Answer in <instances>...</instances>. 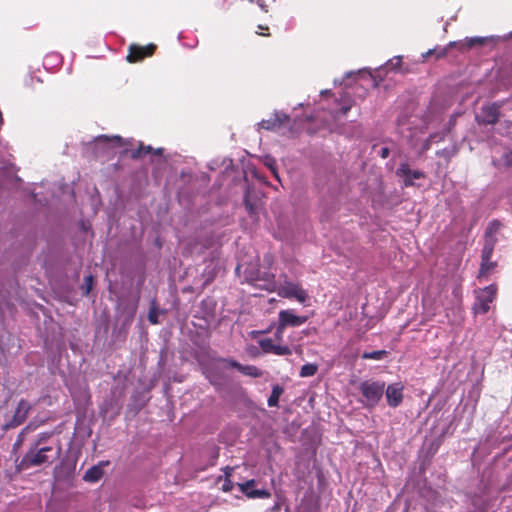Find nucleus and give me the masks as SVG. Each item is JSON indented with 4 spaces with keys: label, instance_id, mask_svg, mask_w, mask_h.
Listing matches in <instances>:
<instances>
[{
    "label": "nucleus",
    "instance_id": "a211bd4d",
    "mask_svg": "<svg viewBox=\"0 0 512 512\" xmlns=\"http://www.w3.org/2000/svg\"><path fill=\"white\" fill-rule=\"evenodd\" d=\"M105 464H108V462H101L98 465L90 467L83 476L84 481L91 483L98 482L104 475L102 466Z\"/></svg>",
    "mask_w": 512,
    "mask_h": 512
},
{
    "label": "nucleus",
    "instance_id": "c9c22d12",
    "mask_svg": "<svg viewBox=\"0 0 512 512\" xmlns=\"http://www.w3.org/2000/svg\"><path fill=\"white\" fill-rule=\"evenodd\" d=\"M148 320L151 324H158V315H157V312H156V309L153 307L150 309L149 313H148Z\"/></svg>",
    "mask_w": 512,
    "mask_h": 512
},
{
    "label": "nucleus",
    "instance_id": "58836bf2",
    "mask_svg": "<svg viewBox=\"0 0 512 512\" xmlns=\"http://www.w3.org/2000/svg\"><path fill=\"white\" fill-rule=\"evenodd\" d=\"M436 137V135H430L423 143V146H422V150L423 151H427L430 149L431 145H432V142L434 140V138Z\"/></svg>",
    "mask_w": 512,
    "mask_h": 512
},
{
    "label": "nucleus",
    "instance_id": "f704fd0d",
    "mask_svg": "<svg viewBox=\"0 0 512 512\" xmlns=\"http://www.w3.org/2000/svg\"><path fill=\"white\" fill-rule=\"evenodd\" d=\"M244 204H245L246 210L248 211V213L250 215L256 214V207L249 201L248 196H245Z\"/></svg>",
    "mask_w": 512,
    "mask_h": 512
},
{
    "label": "nucleus",
    "instance_id": "bb28decb",
    "mask_svg": "<svg viewBox=\"0 0 512 512\" xmlns=\"http://www.w3.org/2000/svg\"><path fill=\"white\" fill-rule=\"evenodd\" d=\"M151 151H152L151 146L140 145L137 149L131 151L130 157L132 159H139L142 156L150 153Z\"/></svg>",
    "mask_w": 512,
    "mask_h": 512
},
{
    "label": "nucleus",
    "instance_id": "20e7f679",
    "mask_svg": "<svg viewBox=\"0 0 512 512\" xmlns=\"http://www.w3.org/2000/svg\"><path fill=\"white\" fill-rule=\"evenodd\" d=\"M157 49V46L153 43H149L145 46L138 44H131L128 48V54L126 60L129 63H136L142 61L146 57H151Z\"/></svg>",
    "mask_w": 512,
    "mask_h": 512
},
{
    "label": "nucleus",
    "instance_id": "2eb2a0df",
    "mask_svg": "<svg viewBox=\"0 0 512 512\" xmlns=\"http://www.w3.org/2000/svg\"><path fill=\"white\" fill-rule=\"evenodd\" d=\"M43 80L33 75L32 73H28L24 76L22 82V90L26 95H33L42 91Z\"/></svg>",
    "mask_w": 512,
    "mask_h": 512
},
{
    "label": "nucleus",
    "instance_id": "cd10ccee",
    "mask_svg": "<svg viewBox=\"0 0 512 512\" xmlns=\"http://www.w3.org/2000/svg\"><path fill=\"white\" fill-rule=\"evenodd\" d=\"M230 468L229 467H226V476L225 478L223 479V483L221 485V490L223 492H230L232 491L233 487H234V484L233 482L231 481L230 479Z\"/></svg>",
    "mask_w": 512,
    "mask_h": 512
},
{
    "label": "nucleus",
    "instance_id": "c756f323",
    "mask_svg": "<svg viewBox=\"0 0 512 512\" xmlns=\"http://www.w3.org/2000/svg\"><path fill=\"white\" fill-rule=\"evenodd\" d=\"M52 436L51 432H44L37 436V438L31 443L34 446H43L48 439Z\"/></svg>",
    "mask_w": 512,
    "mask_h": 512
},
{
    "label": "nucleus",
    "instance_id": "1a4fd4ad",
    "mask_svg": "<svg viewBox=\"0 0 512 512\" xmlns=\"http://www.w3.org/2000/svg\"><path fill=\"white\" fill-rule=\"evenodd\" d=\"M403 391L404 386L402 383L397 382L389 384L384 390L388 406L392 408L398 407L404 398Z\"/></svg>",
    "mask_w": 512,
    "mask_h": 512
},
{
    "label": "nucleus",
    "instance_id": "9b49d317",
    "mask_svg": "<svg viewBox=\"0 0 512 512\" xmlns=\"http://www.w3.org/2000/svg\"><path fill=\"white\" fill-rule=\"evenodd\" d=\"M251 281L256 287L270 292L275 291L277 287L275 275L269 271H258L256 276L251 278Z\"/></svg>",
    "mask_w": 512,
    "mask_h": 512
},
{
    "label": "nucleus",
    "instance_id": "f03ea898",
    "mask_svg": "<svg viewBox=\"0 0 512 512\" xmlns=\"http://www.w3.org/2000/svg\"><path fill=\"white\" fill-rule=\"evenodd\" d=\"M385 382L365 380L359 384V391L363 396L362 403L368 409L375 408L383 397Z\"/></svg>",
    "mask_w": 512,
    "mask_h": 512
},
{
    "label": "nucleus",
    "instance_id": "393cba45",
    "mask_svg": "<svg viewBox=\"0 0 512 512\" xmlns=\"http://www.w3.org/2000/svg\"><path fill=\"white\" fill-rule=\"evenodd\" d=\"M94 285V277L93 275L89 274L84 278L83 284L81 286L82 294L84 296H88L91 292Z\"/></svg>",
    "mask_w": 512,
    "mask_h": 512
},
{
    "label": "nucleus",
    "instance_id": "ddd939ff",
    "mask_svg": "<svg viewBox=\"0 0 512 512\" xmlns=\"http://www.w3.org/2000/svg\"><path fill=\"white\" fill-rule=\"evenodd\" d=\"M255 485L256 481L254 479L238 484L240 491L248 498L266 499L271 496V493L266 489H255Z\"/></svg>",
    "mask_w": 512,
    "mask_h": 512
},
{
    "label": "nucleus",
    "instance_id": "dca6fc26",
    "mask_svg": "<svg viewBox=\"0 0 512 512\" xmlns=\"http://www.w3.org/2000/svg\"><path fill=\"white\" fill-rule=\"evenodd\" d=\"M492 37H470L466 38L464 41H459L457 44V48L460 51H467L475 46H483L488 42L492 41Z\"/></svg>",
    "mask_w": 512,
    "mask_h": 512
},
{
    "label": "nucleus",
    "instance_id": "a878e982",
    "mask_svg": "<svg viewBox=\"0 0 512 512\" xmlns=\"http://www.w3.org/2000/svg\"><path fill=\"white\" fill-rule=\"evenodd\" d=\"M388 352L386 350H377L372 352H364L362 354L363 359L381 360L386 357Z\"/></svg>",
    "mask_w": 512,
    "mask_h": 512
},
{
    "label": "nucleus",
    "instance_id": "6ab92c4d",
    "mask_svg": "<svg viewBox=\"0 0 512 512\" xmlns=\"http://www.w3.org/2000/svg\"><path fill=\"white\" fill-rule=\"evenodd\" d=\"M457 44L458 42L456 41H453V42H450L446 47L444 48H440V49H431V50H428L426 52V54H424V57H428V56H431V55H435L436 59H441V58H444L447 56L449 50L453 47H456L457 48Z\"/></svg>",
    "mask_w": 512,
    "mask_h": 512
},
{
    "label": "nucleus",
    "instance_id": "aec40b11",
    "mask_svg": "<svg viewBox=\"0 0 512 512\" xmlns=\"http://www.w3.org/2000/svg\"><path fill=\"white\" fill-rule=\"evenodd\" d=\"M284 389L279 384H276L272 387V392L268 398L267 404L269 407L278 406L279 398L283 394Z\"/></svg>",
    "mask_w": 512,
    "mask_h": 512
},
{
    "label": "nucleus",
    "instance_id": "9d476101",
    "mask_svg": "<svg viewBox=\"0 0 512 512\" xmlns=\"http://www.w3.org/2000/svg\"><path fill=\"white\" fill-rule=\"evenodd\" d=\"M290 118L287 114L282 112H276L272 114L268 119H263L259 122V127L268 131H275L283 127L289 122Z\"/></svg>",
    "mask_w": 512,
    "mask_h": 512
},
{
    "label": "nucleus",
    "instance_id": "b1692460",
    "mask_svg": "<svg viewBox=\"0 0 512 512\" xmlns=\"http://www.w3.org/2000/svg\"><path fill=\"white\" fill-rule=\"evenodd\" d=\"M318 371V365L314 363H307L304 364L301 369L299 375L301 377H312L314 376Z\"/></svg>",
    "mask_w": 512,
    "mask_h": 512
},
{
    "label": "nucleus",
    "instance_id": "4c0bfd02",
    "mask_svg": "<svg viewBox=\"0 0 512 512\" xmlns=\"http://www.w3.org/2000/svg\"><path fill=\"white\" fill-rule=\"evenodd\" d=\"M351 106L350 105H344L340 108L339 111H336L335 114H334V119H338L339 115H346L348 113V111L350 110Z\"/></svg>",
    "mask_w": 512,
    "mask_h": 512
},
{
    "label": "nucleus",
    "instance_id": "72a5a7b5",
    "mask_svg": "<svg viewBox=\"0 0 512 512\" xmlns=\"http://www.w3.org/2000/svg\"><path fill=\"white\" fill-rule=\"evenodd\" d=\"M285 328L281 327V325L278 323L276 326V331L274 333V338L277 342H281L283 339Z\"/></svg>",
    "mask_w": 512,
    "mask_h": 512
},
{
    "label": "nucleus",
    "instance_id": "4468645a",
    "mask_svg": "<svg viewBox=\"0 0 512 512\" xmlns=\"http://www.w3.org/2000/svg\"><path fill=\"white\" fill-rule=\"evenodd\" d=\"M31 405L24 399H21L14 412L12 420L6 425L8 428H15L21 425L27 418Z\"/></svg>",
    "mask_w": 512,
    "mask_h": 512
},
{
    "label": "nucleus",
    "instance_id": "f3484780",
    "mask_svg": "<svg viewBox=\"0 0 512 512\" xmlns=\"http://www.w3.org/2000/svg\"><path fill=\"white\" fill-rule=\"evenodd\" d=\"M121 143H122V138L120 136L108 137L106 135H101V136L97 137L95 140V148L97 150L101 148V149L105 150L107 153H112L110 151L112 148V144L121 145Z\"/></svg>",
    "mask_w": 512,
    "mask_h": 512
},
{
    "label": "nucleus",
    "instance_id": "c03bdc74",
    "mask_svg": "<svg viewBox=\"0 0 512 512\" xmlns=\"http://www.w3.org/2000/svg\"><path fill=\"white\" fill-rule=\"evenodd\" d=\"M269 331H270V329L264 330V331H258L257 333H268Z\"/></svg>",
    "mask_w": 512,
    "mask_h": 512
},
{
    "label": "nucleus",
    "instance_id": "e433bc0d",
    "mask_svg": "<svg viewBox=\"0 0 512 512\" xmlns=\"http://www.w3.org/2000/svg\"><path fill=\"white\" fill-rule=\"evenodd\" d=\"M266 165L269 167V169L271 170L274 177L279 180L278 172H277L276 165H275V160H273V159L267 160Z\"/></svg>",
    "mask_w": 512,
    "mask_h": 512
},
{
    "label": "nucleus",
    "instance_id": "4be33fe9",
    "mask_svg": "<svg viewBox=\"0 0 512 512\" xmlns=\"http://www.w3.org/2000/svg\"><path fill=\"white\" fill-rule=\"evenodd\" d=\"M495 266L496 262L491 261V259L488 261L481 260L478 278L481 279L487 277Z\"/></svg>",
    "mask_w": 512,
    "mask_h": 512
},
{
    "label": "nucleus",
    "instance_id": "c85d7f7f",
    "mask_svg": "<svg viewBox=\"0 0 512 512\" xmlns=\"http://www.w3.org/2000/svg\"><path fill=\"white\" fill-rule=\"evenodd\" d=\"M31 424L27 425L22 431L18 434L15 443L13 444V450H18L24 441V435L27 431L31 430Z\"/></svg>",
    "mask_w": 512,
    "mask_h": 512
},
{
    "label": "nucleus",
    "instance_id": "7c9ffc66",
    "mask_svg": "<svg viewBox=\"0 0 512 512\" xmlns=\"http://www.w3.org/2000/svg\"><path fill=\"white\" fill-rule=\"evenodd\" d=\"M401 64H402V57L397 56V57L390 59L387 62L386 66L388 69L396 71L401 67Z\"/></svg>",
    "mask_w": 512,
    "mask_h": 512
},
{
    "label": "nucleus",
    "instance_id": "f8f14e48",
    "mask_svg": "<svg viewBox=\"0 0 512 512\" xmlns=\"http://www.w3.org/2000/svg\"><path fill=\"white\" fill-rule=\"evenodd\" d=\"M307 321L306 316H298L293 310H281L278 314V323L281 327H298Z\"/></svg>",
    "mask_w": 512,
    "mask_h": 512
},
{
    "label": "nucleus",
    "instance_id": "0eeeda50",
    "mask_svg": "<svg viewBox=\"0 0 512 512\" xmlns=\"http://www.w3.org/2000/svg\"><path fill=\"white\" fill-rule=\"evenodd\" d=\"M396 175L403 179L405 187L414 185V180L425 178V173L420 170H411L408 163H401L396 170Z\"/></svg>",
    "mask_w": 512,
    "mask_h": 512
},
{
    "label": "nucleus",
    "instance_id": "7ed1b4c3",
    "mask_svg": "<svg viewBox=\"0 0 512 512\" xmlns=\"http://www.w3.org/2000/svg\"><path fill=\"white\" fill-rule=\"evenodd\" d=\"M497 286L491 284L483 289H480L476 295V302L474 303L473 310L475 314H486L490 310V304L496 299Z\"/></svg>",
    "mask_w": 512,
    "mask_h": 512
},
{
    "label": "nucleus",
    "instance_id": "5701e85b",
    "mask_svg": "<svg viewBox=\"0 0 512 512\" xmlns=\"http://www.w3.org/2000/svg\"><path fill=\"white\" fill-rule=\"evenodd\" d=\"M240 372L253 378H259L263 375V372L255 365H242Z\"/></svg>",
    "mask_w": 512,
    "mask_h": 512
},
{
    "label": "nucleus",
    "instance_id": "a19ab883",
    "mask_svg": "<svg viewBox=\"0 0 512 512\" xmlns=\"http://www.w3.org/2000/svg\"><path fill=\"white\" fill-rule=\"evenodd\" d=\"M437 155L441 156V157H445V158H449L450 157V154H449L448 150H446V149H443L441 151H437Z\"/></svg>",
    "mask_w": 512,
    "mask_h": 512
},
{
    "label": "nucleus",
    "instance_id": "a18cd8bd",
    "mask_svg": "<svg viewBox=\"0 0 512 512\" xmlns=\"http://www.w3.org/2000/svg\"><path fill=\"white\" fill-rule=\"evenodd\" d=\"M213 457H214V458H217V457H218V452H217V451L214 453V456H213Z\"/></svg>",
    "mask_w": 512,
    "mask_h": 512
},
{
    "label": "nucleus",
    "instance_id": "412c9836",
    "mask_svg": "<svg viewBox=\"0 0 512 512\" xmlns=\"http://www.w3.org/2000/svg\"><path fill=\"white\" fill-rule=\"evenodd\" d=\"M495 242L496 241L493 238L486 239L484 247L482 249L481 260L488 261L491 259L495 247Z\"/></svg>",
    "mask_w": 512,
    "mask_h": 512
},
{
    "label": "nucleus",
    "instance_id": "79ce46f5",
    "mask_svg": "<svg viewBox=\"0 0 512 512\" xmlns=\"http://www.w3.org/2000/svg\"><path fill=\"white\" fill-rule=\"evenodd\" d=\"M322 95H330L331 94V90H324L321 92Z\"/></svg>",
    "mask_w": 512,
    "mask_h": 512
},
{
    "label": "nucleus",
    "instance_id": "473e14b6",
    "mask_svg": "<svg viewBox=\"0 0 512 512\" xmlns=\"http://www.w3.org/2000/svg\"><path fill=\"white\" fill-rule=\"evenodd\" d=\"M220 362L226 363L228 366L237 369L239 372L241 370L242 364L234 359H227V358H221L219 359Z\"/></svg>",
    "mask_w": 512,
    "mask_h": 512
},
{
    "label": "nucleus",
    "instance_id": "39448f33",
    "mask_svg": "<svg viewBox=\"0 0 512 512\" xmlns=\"http://www.w3.org/2000/svg\"><path fill=\"white\" fill-rule=\"evenodd\" d=\"M278 295L283 298L296 299L300 303L308 299L307 292L297 283L286 282L278 289Z\"/></svg>",
    "mask_w": 512,
    "mask_h": 512
},
{
    "label": "nucleus",
    "instance_id": "ea45409f",
    "mask_svg": "<svg viewBox=\"0 0 512 512\" xmlns=\"http://www.w3.org/2000/svg\"><path fill=\"white\" fill-rule=\"evenodd\" d=\"M390 154V149L388 147H383L380 151V157L386 159Z\"/></svg>",
    "mask_w": 512,
    "mask_h": 512
},
{
    "label": "nucleus",
    "instance_id": "f257e3e1",
    "mask_svg": "<svg viewBox=\"0 0 512 512\" xmlns=\"http://www.w3.org/2000/svg\"><path fill=\"white\" fill-rule=\"evenodd\" d=\"M61 455V445L53 446H34L30 448L23 458L16 464L17 471L21 472L31 467L41 465H51Z\"/></svg>",
    "mask_w": 512,
    "mask_h": 512
},
{
    "label": "nucleus",
    "instance_id": "37998d69",
    "mask_svg": "<svg viewBox=\"0 0 512 512\" xmlns=\"http://www.w3.org/2000/svg\"><path fill=\"white\" fill-rule=\"evenodd\" d=\"M162 151H163V149H161V148L157 149V150H155V154L161 155Z\"/></svg>",
    "mask_w": 512,
    "mask_h": 512
},
{
    "label": "nucleus",
    "instance_id": "423d86ee",
    "mask_svg": "<svg viewBox=\"0 0 512 512\" xmlns=\"http://www.w3.org/2000/svg\"><path fill=\"white\" fill-rule=\"evenodd\" d=\"M500 107L501 106L497 103L482 106L480 115L476 116V121L478 122V124H496L499 121L501 115Z\"/></svg>",
    "mask_w": 512,
    "mask_h": 512
},
{
    "label": "nucleus",
    "instance_id": "6e6552de",
    "mask_svg": "<svg viewBox=\"0 0 512 512\" xmlns=\"http://www.w3.org/2000/svg\"><path fill=\"white\" fill-rule=\"evenodd\" d=\"M258 344L266 354L271 353L278 356H288L292 354V349L288 345L275 344L272 338L260 339Z\"/></svg>",
    "mask_w": 512,
    "mask_h": 512
},
{
    "label": "nucleus",
    "instance_id": "2f4dec72",
    "mask_svg": "<svg viewBox=\"0 0 512 512\" xmlns=\"http://www.w3.org/2000/svg\"><path fill=\"white\" fill-rule=\"evenodd\" d=\"M500 226L501 223L498 220L491 221L486 229V236L492 238V234L496 233L499 230Z\"/></svg>",
    "mask_w": 512,
    "mask_h": 512
}]
</instances>
